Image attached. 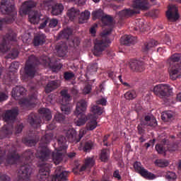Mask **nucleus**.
<instances>
[{
	"label": "nucleus",
	"instance_id": "f257e3e1",
	"mask_svg": "<svg viewBox=\"0 0 181 181\" xmlns=\"http://www.w3.org/2000/svg\"><path fill=\"white\" fill-rule=\"evenodd\" d=\"M0 9L2 13H4V15H10L11 18L7 21L0 20V29H2V26H4L5 23H12V22L15 21L13 17L17 13L13 6V0H2Z\"/></svg>",
	"mask_w": 181,
	"mask_h": 181
},
{
	"label": "nucleus",
	"instance_id": "f03ea898",
	"mask_svg": "<svg viewBox=\"0 0 181 181\" xmlns=\"http://www.w3.org/2000/svg\"><path fill=\"white\" fill-rule=\"evenodd\" d=\"M87 110V102L86 100H80L76 104V109L74 111V115L76 118L74 119V124L76 127H82L87 122V116L84 112Z\"/></svg>",
	"mask_w": 181,
	"mask_h": 181
},
{
	"label": "nucleus",
	"instance_id": "7ed1b4c3",
	"mask_svg": "<svg viewBox=\"0 0 181 181\" xmlns=\"http://www.w3.org/2000/svg\"><path fill=\"white\" fill-rule=\"evenodd\" d=\"M90 112L92 114L90 115V118L93 119H90L86 124V129L88 131H93L97 128V118L104 112V108H102L98 105H93L90 108Z\"/></svg>",
	"mask_w": 181,
	"mask_h": 181
},
{
	"label": "nucleus",
	"instance_id": "20e7f679",
	"mask_svg": "<svg viewBox=\"0 0 181 181\" xmlns=\"http://www.w3.org/2000/svg\"><path fill=\"white\" fill-rule=\"evenodd\" d=\"M134 10H123L119 13V16H129L133 13H138L136 9H141V11H146L149 9L150 6L148 4V0H134L133 5Z\"/></svg>",
	"mask_w": 181,
	"mask_h": 181
},
{
	"label": "nucleus",
	"instance_id": "39448f33",
	"mask_svg": "<svg viewBox=\"0 0 181 181\" xmlns=\"http://www.w3.org/2000/svg\"><path fill=\"white\" fill-rule=\"evenodd\" d=\"M35 64H36V57L33 55H31L25 64V68L23 71H21V75L22 80H26V77H32L35 76Z\"/></svg>",
	"mask_w": 181,
	"mask_h": 181
},
{
	"label": "nucleus",
	"instance_id": "423d86ee",
	"mask_svg": "<svg viewBox=\"0 0 181 181\" xmlns=\"http://www.w3.org/2000/svg\"><path fill=\"white\" fill-rule=\"evenodd\" d=\"M28 19L30 23H33V25L40 23L39 29L46 28V25L49 22V18L40 15L37 11H32L29 15Z\"/></svg>",
	"mask_w": 181,
	"mask_h": 181
},
{
	"label": "nucleus",
	"instance_id": "0eeeda50",
	"mask_svg": "<svg viewBox=\"0 0 181 181\" xmlns=\"http://www.w3.org/2000/svg\"><path fill=\"white\" fill-rule=\"evenodd\" d=\"M151 91H152L155 95L163 98L165 97H169V95L172 94L173 88L169 86V85L158 84L151 88Z\"/></svg>",
	"mask_w": 181,
	"mask_h": 181
},
{
	"label": "nucleus",
	"instance_id": "6e6552de",
	"mask_svg": "<svg viewBox=\"0 0 181 181\" xmlns=\"http://www.w3.org/2000/svg\"><path fill=\"white\" fill-rule=\"evenodd\" d=\"M41 6L43 9H50L51 6V13L55 16L60 15V13H62L64 9V7L62 4H54L53 1L44 2Z\"/></svg>",
	"mask_w": 181,
	"mask_h": 181
},
{
	"label": "nucleus",
	"instance_id": "1a4fd4ad",
	"mask_svg": "<svg viewBox=\"0 0 181 181\" xmlns=\"http://www.w3.org/2000/svg\"><path fill=\"white\" fill-rule=\"evenodd\" d=\"M61 95L62 97V100L60 102V104L62 105V112L64 114L69 115L71 111V107L69 105V102L71 100L70 95L67 94V90H66L61 91Z\"/></svg>",
	"mask_w": 181,
	"mask_h": 181
},
{
	"label": "nucleus",
	"instance_id": "9d476101",
	"mask_svg": "<svg viewBox=\"0 0 181 181\" xmlns=\"http://www.w3.org/2000/svg\"><path fill=\"white\" fill-rule=\"evenodd\" d=\"M134 168L135 170L138 173H139V175H141L143 177H145V179H148V180H153V179L156 178V176L155 175L145 170V168L142 167V164L140 162H135L134 164Z\"/></svg>",
	"mask_w": 181,
	"mask_h": 181
},
{
	"label": "nucleus",
	"instance_id": "9b49d317",
	"mask_svg": "<svg viewBox=\"0 0 181 181\" xmlns=\"http://www.w3.org/2000/svg\"><path fill=\"white\" fill-rule=\"evenodd\" d=\"M16 40V33H11L4 38L3 42L0 43V51L1 53H8L9 52V42Z\"/></svg>",
	"mask_w": 181,
	"mask_h": 181
},
{
	"label": "nucleus",
	"instance_id": "f8f14e48",
	"mask_svg": "<svg viewBox=\"0 0 181 181\" xmlns=\"http://www.w3.org/2000/svg\"><path fill=\"white\" fill-rule=\"evenodd\" d=\"M95 48L93 51V54L97 57H100V54L103 53V50L107 47L111 43L110 40H95Z\"/></svg>",
	"mask_w": 181,
	"mask_h": 181
},
{
	"label": "nucleus",
	"instance_id": "ddd939ff",
	"mask_svg": "<svg viewBox=\"0 0 181 181\" xmlns=\"http://www.w3.org/2000/svg\"><path fill=\"white\" fill-rule=\"evenodd\" d=\"M93 19L95 21V19H99L101 18L102 23L103 25H111L112 23V18L110 16H107L104 14L103 10L99 9L92 13Z\"/></svg>",
	"mask_w": 181,
	"mask_h": 181
},
{
	"label": "nucleus",
	"instance_id": "4468645a",
	"mask_svg": "<svg viewBox=\"0 0 181 181\" xmlns=\"http://www.w3.org/2000/svg\"><path fill=\"white\" fill-rule=\"evenodd\" d=\"M66 137L70 142H75L77 144L83 138V135L86 134V131L81 129L79 133V137L77 139V133L74 129L70 128L68 131L65 132Z\"/></svg>",
	"mask_w": 181,
	"mask_h": 181
},
{
	"label": "nucleus",
	"instance_id": "2eb2a0df",
	"mask_svg": "<svg viewBox=\"0 0 181 181\" xmlns=\"http://www.w3.org/2000/svg\"><path fill=\"white\" fill-rule=\"evenodd\" d=\"M63 147H59L57 150L56 149L52 153V160L55 165H59L62 160H63V153L66 152V149H67V146L62 144Z\"/></svg>",
	"mask_w": 181,
	"mask_h": 181
},
{
	"label": "nucleus",
	"instance_id": "dca6fc26",
	"mask_svg": "<svg viewBox=\"0 0 181 181\" xmlns=\"http://www.w3.org/2000/svg\"><path fill=\"white\" fill-rule=\"evenodd\" d=\"M18 173L19 177L17 181H29V176L32 175V168L28 165L22 166Z\"/></svg>",
	"mask_w": 181,
	"mask_h": 181
},
{
	"label": "nucleus",
	"instance_id": "f3484780",
	"mask_svg": "<svg viewBox=\"0 0 181 181\" xmlns=\"http://www.w3.org/2000/svg\"><path fill=\"white\" fill-rule=\"evenodd\" d=\"M166 16L171 22H176L179 19V13H177V7L175 5H170L168 6V10L166 12Z\"/></svg>",
	"mask_w": 181,
	"mask_h": 181
},
{
	"label": "nucleus",
	"instance_id": "a211bd4d",
	"mask_svg": "<svg viewBox=\"0 0 181 181\" xmlns=\"http://www.w3.org/2000/svg\"><path fill=\"white\" fill-rule=\"evenodd\" d=\"M40 63L41 64H44L46 66V67H49L50 69H52L53 71H57V70H60L62 69V65L56 66L54 64V62L53 59H50V58L47 57H42L40 59Z\"/></svg>",
	"mask_w": 181,
	"mask_h": 181
},
{
	"label": "nucleus",
	"instance_id": "6ab92c4d",
	"mask_svg": "<svg viewBox=\"0 0 181 181\" xmlns=\"http://www.w3.org/2000/svg\"><path fill=\"white\" fill-rule=\"evenodd\" d=\"M67 175L69 173L66 171H63L62 168L58 167L55 170V175L52 176V181H66L67 180Z\"/></svg>",
	"mask_w": 181,
	"mask_h": 181
},
{
	"label": "nucleus",
	"instance_id": "aec40b11",
	"mask_svg": "<svg viewBox=\"0 0 181 181\" xmlns=\"http://www.w3.org/2000/svg\"><path fill=\"white\" fill-rule=\"evenodd\" d=\"M40 152L37 153V157L40 158V160L45 161L48 160V159L50 158V150L47 148L46 145H45L43 147L39 148Z\"/></svg>",
	"mask_w": 181,
	"mask_h": 181
},
{
	"label": "nucleus",
	"instance_id": "412c9836",
	"mask_svg": "<svg viewBox=\"0 0 181 181\" xmlns=\"http://www.w3.org/2000/svg\"><path fill=\"white\" fill-rule=\"evenodd\" d=\"M35 6H36V3L33 1L24 2L20 8V15L25 16V15L28 14V11L32 8H35Z\"/></svg>",
	"mask_w": 181,
	"mask_h": 181
},
{
	"label": "nucleus",
	"instance_id": "4be33fe9",
	"mask_svg": "<svg viewBox=\"0 0 181 181\" xmlns=\"http://www.w3.org/2000/svg\"><path fill=\"white\" fill-rule=\"evenodd\" d=\"M17 116L18 109H13L12 110H7L3 119L6 122H9V121H13Z\"/></svg>",
	"mask_w": 181,
	"mask_h": 181
},
{
	"label": "nucleus",
	"instance_id": "5701e85b",
	"mask_svg": "<svg viewBox=\"0 0 181 181\" xmlns=\"http://www.w3.org/2000/svg\"><path fill=\"white\" fill-rule=\"evenodd\" d=\"M49 170H50V167L49 166V164H45V165H40L39 173H40L41 180H45V179H47V177H49V175L50 173Z\"/></svg>",
	"mask_w": 181,
	"mask_h": 181
},
{
	"label": "nucleus",
	"instance_id": "b1692460",
	"mask_svg": "<svg viewBox=\"0 0 181 181\" xmlns=\"http://www.w3.org/2000/svg\"><path fill=\"white\" fill-rule=\"evenodd\" d=\"M129 66L132 70H135L136 71H144V63L136 59H131Z\"/></svg>",
	"mask_w": 181,
	"mask_h": 181
},
{
	"label": "nucleus",
	"instance_id": "393cba45",
	"mask_svg": "<svg viewBox=\"0 0 181 181\" xmlns=\"http://www.w3.org/2000/svg\"><path fill=\"white\" fill-rule=\"evenodd\" d=\"M94 166V158H87L85 160V164L81 166L79 171L84 172V170H90L91 168Z\"/></svg>",
	"mask_w": 181,
	"mask_h": 181
},
{
	"label": "nucleus",
	"instance_id": "a878e982",
	"mask_svg": "<svg viewBox=\"0 0 181 181\" xmlns=\"http://www.w3.org/2000/svg\"><path fill=\"white\" fill-rule=\"evenodd\" d=\"M57 53L59 57H64L66 52H67V45L66 43H62L56 46Z\"/></svg>",
	"mask_w": 181,
	"mask_h": 181
},
{
	"label": "nucleus",
	"instance_id": "bb28decb",
	"mask_svg": "<svg viewBox=\"0 0 181 181\" xmlns=\"http://www.w3.org/2000/svg\"><path fill=\"white\" fill-rule=\"evenodd\" d=\"M45 39L46 37L43 34L35 36L34 38V45L40 46V45H43L46 41Z\"/></svg>",
	"mask_w": 181,
	"mask_h": 181
},
{
	"label": "nucleus",
	"instance_id": "cd10ccee",
	"mask_svg": "<svg viewBox=\"0 0 181 181\" xmlns=\"http://www.w3.org/2000/svg\"><path fill=\"white\" fill-rule=\"evenodd\" d=\"M59 86V83L58 81L49 82L45 87V93H51V91H53L54 88H57Z\"/></svg>",
	"mask_w": 181,
	"mask_h": 181
},
{
	"label": "nucleus",
	"instance_id": "c85d7f7f",
	"mask_svg": "<svg viewBox=\"0 0 181 181\" xmlns=\"http://www.w3.org/2000/svg\"><path fill=\"white\" fill-rule=\"evenodd\" d=\"M78 15H80V11L74 8L68 10L67 16H69L71 21L74 20V18L78 16Z\"/></svg>",
	"mask_w": 181,
	"mask_h": 181
},
{
	"label": "nucleus",
	"instance_id": "c756f323",
	"mask_svg": "<svg viewBox=\"0 0 181 181\" xmlns=\"http://www.w3.org/2000/svg\"><path fill=\"white\" fill-rule=\"evenodd\" d=\"M172 118H173V112L172 111L163 112L161 115V119L165 122H168V121H170Z\"/></svg>",
	"mask_w": 181,
	"mask_h": 181
},
{
	"label": "nucleus",
	"instance_id": "7c9ffc66",
	"mask_svg": "<svg viewBox=\"0 0 181 181\" xmlns=\"http://www.w3.org/2000/svg\"><path fill=\"white\" fill-rule=\"evenodd\" d=\"M88 19H90V13L88 11H85L81 13L79 23H86Z\"/></svg>",
	"mask_w": 181,
	"mask_h": 181
},
{
	"label": "nucleus",
	"instance_id": "2f4dec72",
	"mask_svg": "<svg viewBox=\"0 0 181 181\" xmlns=\"http://www.w3.org/2000/svg\"><path fill=\"white\" fill-rule=\"evenodd\" d=\"M124 95L125 100L131 101V100H134V98H136V92H135V90H129L124 93Z\"/></svg>",
	"mask_w": 181,
	"mask_h": 181
},
{
	"label": "nucleus",
	"instance_id": "473e14b6",
	"mask_svg": "<svg viewBox=\"0 0 181 181\" xmlns=\"http://www.w3.org/2000/svg\"><path fill=\"white\" fill-rule=\"evenodd\" d=\"M158 42L156 40H151L148 42H146L143 46L144 52H148L151 49V47H153V46H157Z\"/></svg>",
	"mask_w": 181,
	"mask_h": 181
},
{
	"label": "nucleus",
	"instance_id": "72a5a7b5",
	"mask_svg": "<svg viewBox=\"0 0 181 181\" xmlns=\"http://www.w3.org/2000/svg\"><path fill=\"white\" fill-rule=\"evenodd\" d=\"M39 112L40 114H43L47 121H49V119H52V113L50 112L49 110L46 108H42L40 110Z\"/></svg>",
	"mask_w": 181,
	"mask_h": 181
},
{
	"label": "nucleus",
	"instance_id": "f704fd0d",
	"mask_svg": "<svg viewBox=\"0 0 181 181\" xmlns=\"http://www.w3.org/2000/svg\"><path fill=\"white\" fill-rule=\"evenodd\" d=\"M145 121L147 122V125L150 127H156L158 125V122H156V119L153 117L146 116Z\"/></svg>",
	"mask_w": 181,
	"mask_h": 181
},
{
	"label": "nucleus",
	"instance_id": "c9c22d12",
	"mask_svg": "<svg viewBox=\"0 0 181 181\" xmlns=\"http://www.w3.org/2000/svg\"><path fill=\"white\" fill-rule=\"evenodd\" d=\"M93 148H94V144L91 141H88L85 144L83 148L80 147L79 149H82L83 151H84V152H88V151H91Z\"/></svg>",
	"mask_w": 181,
	"mask_h": 181
},
{
	"label": "nucleus",
	"instance_id": "e433bc0d",
	"mask_svg": "<svg viewBox=\"0 0 181 181\" xmlns=\"http://www.w3.org/2000/svg\"><path fill=\"white\" fill-rule=\"evenodd\" d=\"M110 156V151L107 149H104L101 151L100 153V160L102 162H106L108 160V157Z\"/></svg>",
	"mask_w": 181,
	"mask_h": 181
},
{
	"label": "nucleus",
	"instance_id": "4c0bfd02",
	"mask_svg": "<svg viewBox=\"0 0 181 181\" xmlns=\"http://www.w3.org/2000/svg\"><path fill=\"white\" fill-rule=\"evenodd\" d=\"M26 90H25V88L23 87H19V86H17L16 88H14L13 90H12V95H18V94H20V95H23V93H25Z\"/></svg>",
	"mask_w": 181,
	"mask_h": 181
},
{
	"label": "nucleus",
	"instance_id": "58836bf2",
	"mask_svg": "<svg viewBox=\"0 0 181 181\" xmlns=\"http://www.w3.org/2000/svg\"><path fill=\"white\" fill-rule=\"evenodd\" d=\"M122 45H129V43H132V37L130 35H124L121 38Z\"/></svg>",
	"mask_w": 181,
	"mask_h": 181
},
{
	"label": "nucleus",
	"instance_id": "ea45409f",
	"mask_svg": "<svg viewBox=\"0 0 181 181\" xmlns=\"http://www.w3.org/2000/svg\"><path fill=\"white\" fill-rule=\"evenodd\" d=\"M155 164L159 168H166V166H169V161L165 160H157Z\"/></svg>",
	"mask_w": 181,
	"mask_h": 181
},
{
	"label": "nucleus",
	"instance_id": "a19ab883",
	"mask_svg": "<svg viewBox=\"0 0 181 181\" xmlns=\"http://www.w3.org/2000/svg\"><path fill=\"white\" fill-rule=\"evenodd\" d=\"M18 159H19V156L16 153H14L13 155L6 160V162L9 164H13Z\"/></svg>",
	"mask_w": 181,
	"mask_h": 181
},
{
	"label": "nucleus",
	"instance_id": "79ce46f5",
	"mask_svg": "<svg viewBox=\"0 0 181 181\" xmlns=\"http://www.w3.org/2000/svg\"><path fill=\"white\" fill-rule=\"evenodd\" d=\"M176 173H173V172H168L165 174V179H167V180H176Z\"/></svg>",
	"mask_w": 181,
	"mask_h": 181
},
{
	"label": "nucleus",
	"instance_id": "37998d69",
	"mask_svg": "<svg viewBox=\"0 0 181 181\" xmlns=\"http://www.w3.org/2000/svg\"><path fill=\"white\" fill-rule=\"evenodd\" d=\"M36 101V97H33L30 98V100H28L26 99L23 100V102L21 103V104H24L25 105H27V107H31L32 106V103L33 101Z\"/></svg>",
	"mask_w": 181,
	"mask_h": 181
},
{
	"label": "nucleus",
	"instance_id": "c03bdc74",
	"mask_svg": "<svg viewBox=\"0 0 181 181\" xmlns=\"http://www.w3.org/2000/svg\"><path fill=\"white\" fill-rule=\"evenodd\" d=\"M71 33H73V30H71V28H66L62 31V36H64L68 39L67 36H70Z\"/></svg>",
	"mask_w": 181,
	"mask_h": 181
},
{
	"label": "nucleus",
	"instance_id": "a18cd8bd",
	"mask_svg": "<svg viewBox=\"0 0 181 181\" xmlns=\"http://www.w3.org/2000/svg\"><path fill=\"white\" fill-rule=\"evenodd\" d=\"M156 150L157 151V152L158 153H165V152H166V148H163V146L160 145V144H157L156 146Z\"/></svg>",
	"mask_w": 181,
	"mask_h": 181
},
{
	"label": "nucleus",
	"instance_id": "49530a36",
	"mask_svg": "<svg viewBox=\"0 0 181 181\" xmlns=\"http://www.w3.org/2000/svg\"><path fill=\"white\" fill-rule=\"evenodd\" d=\"M19 52H18V49H13L11 52V54H8V59H16L18 57V54Z\"/></svg>",
	"mask_w": 181,
	"mask_h": 181
},
{
	"label": "nucleus",
	"instance_id": "de8ad7c7",
	"mask_svg": "<svg viewBox=\"0 0 181 181\" xmlns=\"http://www.w3.org/2000/svg\"><path fill=\"white\" fill-rule=\"evenodd\" d=\"M54 119L57 122H63L64 121V117H63V115H62L60 113H57L55 115Z\"/></svg>",
	"mask_w": 181,
	"mask_h": 181
},
{
	"label": "nucleus",
	"instance_id": "09e8293b",
	"mask_svg": "<svg viewBox=\"0 0 181 181\" xmlns=\"http://www.w3.org/2000/svg\"><path fill=\"white\" fill-rule=\"evenodd\" d=\"M57 23H59L57 19L52 18L49 21V28H56V26H57Z\"/></svg>",
	"mask_w": 181,
	"mask_h": 181
},
{
	"label": "nucleus",
	"instance_id": "8fccbe9b",
	"mask_svg": "<svg viewBox=\"0 0 181 181\" xmlns=\"http://www.w3.org/2000/svg\"><path fill=\"white\" fill-rule=\"evenodd\" d=\"M98 105H107V99L102 98L96 101Z\"/></svg>",
	"mask_w": 181,
	"mask_h": 181
},
{
	"label": "nucleus",
	"instance_id": "3c124183",
	"mask_svg": "<svg viewBox=\"0 0 181 181\" xmlns=\"http://www.w3.org/2000/svg\"><path fill=\"white\" fill-rule=\"evenodd\" d=\"M73 77H74V74H73L71 72H66L64 74L65 80H71V78H73Z\"/></svg>",
	"mask_w": 181,
	"mask_h": 181
},
{
	"label": "nucleus",
	"instance_id": "603ef678",
	"mask_svg": "<svg viewBox=\"0 0 181 181\" xmlns=\"http://www.w3.org/2000/svg\"><path fill=\"white\" fill-rule=\"evenodd\" d=\"M90 92H91V86L90 85L86 86L83 90V94H90Z\"/></svg>",
	"mask_w": 181,
	"mask_h": 181
},
{
	"label": "nucleus",
	"instance_id": "864d4df0",
	"mask_svg": "<svg viewBox=\"0 0 181 181\" xmlns=\"http://www.w3.org/2000/svg\"><path fill=\"white\" fill-rule=\"evenodd\" d=\"M114 177L117 179V180H121V175H119V171L115 170L113 173Z\"/></svg>",
	"mask_w": 181,
	"mask_h": 181
},
{
	"label": "nucleus",
	"instance_id": "5fc2aeb1",
	"mask_svg": "<svg viewBox=\"0 0 181 181\" xmlns=\"http://www.w3.org/2000/svg\"><path fill=\"white\" fill-rule=\"evenodd\" d=\"M5 100H8V95L5 93L0 94V101H5Z\"/></svg>",
	"mask_w": 181,
	"mask_h": 181
},
{
	"label": "nucleus",
	"instance_id": "6e6d98bb",
	"mask_svg": "<svg viewBox=\"0 0 181 181\" xmlns=\"http://www.w3.org/2000/svg\"><path fill=\"white\" fill-rule=\"evenodd\" d=\"M64 1H73L75 4H78V5H83L86 0H64Z\"/></svg>",
	"mask_w": 181,
	"mask_h": 181
},
{
	"label": "nucleus",
	"instance_id": "4d7b16f0",
	"mask_svg": "<svg viewBox=\"0 0 181 181\" xmlns=\"http://www.w3.org/2000/svg\"><path fill=\"white\" fill-rule=\"evenodd\" d=\"M155 139L151 140L148 143H146L145 144V146L146 148H149V146H151V145H154L155 144Z\"/></svg>",
	"mask_w": 181,
	"mask_h": 181
},
{
	"label": "nucleus",
	"instance_id": "13d9d810",
	"mask_svg": "<svg viewBox=\"0 0 181 181\" xmlns=\"http://www.w3.org/2000/svg\"><path fill=\"white\" fill-rule=\"evenodd\" d=\"M138 131L139 134H144V130L142 129V124L138 126Z\"/></svg>",
	"mask_w": 181,
	"mask_h": 181
},
{
	"label": "nucleus",
	"instance_id": "bf43d9fd",
	"mask_svg": "<svg viewBox=\"0 0 181 181\" xmlns=\"http://www.w3.org/2000/svg\"><path fill=\"white\" fill-rule=\"evenodd\" d=\"M177 149V146L174 145L172 148H168V151H170L171 152H173L174 151H176Z\"/></svg>",
	"mask_w": 181,
	"mask_h": 181
},
{
	"label": "nucleus",
	"instance_id": "052dcab7",
	"mask_svg": "<svg viewBox=\"0 0 181 181\" xmlns=\"http://www.w3.org/2000/svg\"><path fill=\"white\" fill-rule=\"evenodd\" d=\"M1 180H9V177L4 175L1 176Z\"/></svg>",
	"mask_w": 181,
	"mask_h": 181
},
{
	"label": "nucleus",
	"instance_id": "680f3d73",
	"mask_svg": "<svg viewBox=\"0 0 181 181\" xmlns=\"http://www.w3.org/2000/svg\"><path fill=\"white\" fill-rule=\"evenodd\" d=\"M90 32L92 35H95V27H92L90 30Z\"/></svg>",
	"mask_w": 181,
	"mask_h": 181
},
{
	"label": "nucleus",
	"instance_id": "e2e57ef3",
	"mask_svg": "<svg viewBox=\"0 0 181 181\" xmlns=\"http://www.w3.org/2000/svg\"><path fill=\"white\" fill-rule=\"evenodd\" d=\"M47 128L48 129H54V128H56V126H54V124H51L47 126Z\"/></svg>",
	"mask_w": 181,
	"mask_h": 181
},
{
	"label": "nucleus",
	"instance_id": "0e129e2a",
	"mask_svg": "<svg viewBox=\"0 0 181 181\" xmlns=\"http://www.w3.org/2000/svg\"><path fill=\"white\" fill-rule=\"evenodd\" d=\"M59 145H63L64 144V141H63V137L58 140Z\"/></svg>",
	"mask_w": 181,
	"mask_h": 181
},
{
	"label": "nucleus",
	"instance_id": "69168bd1",
	"mask_svg": "<svg viewBox=\"0 0 181 181\" xmlns=\"http://www.w3.org/2000/svg\"><path fill=\"white\" fill-rule=\"evenodd\" d=\"M177 101H181V93L177 95Z\"/></svg>",
	"mask_w": 181,
	"mask_h": 181
},
{
	"label": "nucleus",
	"instance_id": "338daca9",
	"mask_svg": "<svg viewBox=\"0 0 181 181\" xmlns=\"http://www.w3.org/2000/svg\"><path fill=\"white\" fill-rule=\"evenodd\" d=\"M69 158H74V156H76V153H70L68 155Z\"/></svg>",
	"mask_w": 181,
	"mask_h": 181
},
{
	"label": "nucleus",
	"instance_id": "774afa93",
	"mask_svg": "<svg viewBox=\"0 0 181 181\" xmlns=\"http://www.w3.org/2000/svg\"><path fill=\"white\" fill-rule=\"evenodd\" d=\"M109 33H111V30H109L107 32H104L103 33V36H105L106 35H109Z\"/></svg>",
	"mask_w": 181,
	"mask_h": 181
}]
</instances>
